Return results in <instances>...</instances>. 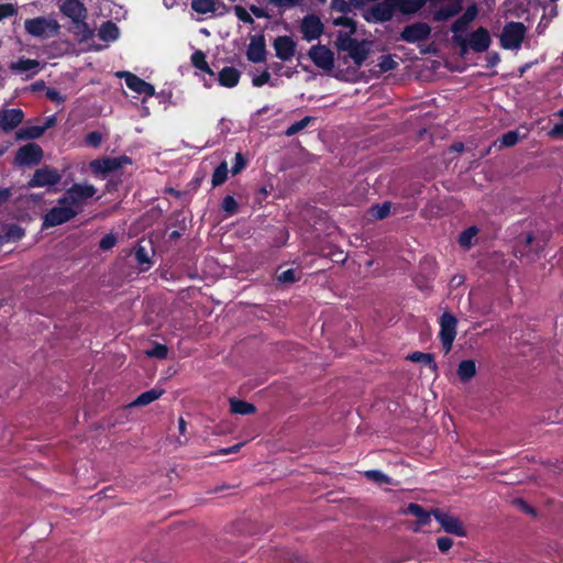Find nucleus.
Masks as SVG:
<instances>
[{"label": "nucleus", "instance_id": "nucleus-62", "mask_svg": "<svg viewBox=\"0 0 563 563\" xmlns=\"http://www.w3.org/2000/svg\"><path fill=\"white\" fill-rule=\"evenodd\" d=\"M549 135L553 139L563 136V122L556 123L549 132Z\"/></svg>", "mask_w": 563, "mask_h": 563}, {"label": "nucleus", "instance_id": "nucleus-44", "mask_svg": "<svg viewBox=\"0 0 563 563\" xmlns=\"http://www.w3.org/2000/svg\"><path fill=\"white\" fill-rule=\"evenodd\" d=\"M221 208L229 214H233L238 211L239 205L234 197L227 195L221 203Z\"/></svg>", "mask_w": 563, "mask_h": 563}, {"label": "nucleus", "instance_id": "nucleus-39", "mask_svg": "<svg viewBox=\"0 0 563 563\" xmlns=\"http://www.w3.org/2000/svg\"><path fill=\"white\" fill-rule=\"evenodd\" d=\"M478 230L476 227L472 225L465 229L459 236V243L461 246L470 247L474 236L477 234Z\"/></svg>", "mask_w": 563, "mask_h": 563}, {"label": "nucleus", "instance_id": "nucleus-57", "mask_svg": "<svg viewBox=\"0 0 563 563\" xmlns=\"http://www.w3.org/2000/svg\"><path fill=\"white\" fill-rule=\"evenodd\" d=\"M271 80V74L267 71V70H264L261 75L258 76H255L253 79H252V84L253 86L255 87H262L264 86L265 84H268Z\"/></svg>", "mask_w": 563, "mask_h": 563}, {"label": "nucleus", "instance_id": "nucleus-43", "mask_svg": "<svg viewBox=\"0 0 563 563\" xmlns=\"http://www.w3.org/2000/svg\"><path fill=\"white\" fill-rule=\"evenodd\" d=\"M334 25H341L350 29L351 36L356 32V22L352 18L349 16H339L333 20Z\"/></svg>", "mask_w": 563, "mask_h": 563}, {"label": "nucleus", "instance_id": "nucleus-29", "mask_svg": "<svg viewBox=\"0 0 563 563\" xmlns=\"http://www.w3.org/2000/svg\"><path fill=\"white\" fill-rule=\"evenodd\" d=\"M457 376L461 382L466 383L476 375V363L474 360H463L460 362L457 369Z\"/></svg>", "mask_w": 563, "mask_h": 563}, {"label": "nucleus", "instance_id": "nucleus-16", "mask_svg": "<svg viewBox=\"0 0 563 563\" xmlns=\"http://www.w3.org/2000/svg\"><path fill=\"white\" fill-rule=\"evenodd\" d=\"M24 119V112L20 108L0 110V130L8 133L18 128Z\"/></svg>", "mask_w": 563, "mask_h": 563}, {"label": "nucleus", "instance_id": "nucleus-4", "mask_svg": "<svg viewBox=\"0 0 563 563\" xmlns=\"http://www.w3.org/2000/svg\"><path fill=\"white\" fill-rule=\"evenodd\" d=\"M25 31L33 37L46 40L59 34L60 25L55 19L37 16L24 22Z\"/></svg>", "mask_w": 563, "mask_h": 563}, {"label": "nucleus", "instance_id": "nucleus-30", "mask_svg": "<svg viewBox=\"0 0 563 563\" xmlns=\"http://www.w3.org/2000/svg\"><path fill=\"white\" fill-rule=\"evenodd\" d=\"M407 515H411L417 518V521L421 526H426L430 522V518L432 515V511H427L421 505L416 503H410L407 506V509L405 511Z\"/></svg>", "mask_w": 563, "mask_h": 563}, {"label": "nucleus", "instance_id": "nucleus-49", "mask_svg": "<svg viewBox=\"0 0 563 563\" xmlns=\"http://www.w3.org/2000/svg\"><path fill=\"white\" fill-rule=\"evenodd\" d=\"M135 260L137 262V264L140 265H150L151 264V257L148 255V252L147 250L142 246V245H139L135 250Z\"/></svg>", "mask_w": 563, "mask_h": 563}, {"label": "nucleus", "instance_id": "nucleus-63", "mask_svg": "<svg viewBox=\"0 0 563 563\" xmlns=\"http://www.w3.org/2000/svg\"><path fill=\"white\" fill-rule=\"evenodd\" d=\"M243 443H236L232 446H228V448H224V449H221L219 450L218 454L220 455H229V454H232V453H236L240 451V449L242 448Z\"/></svg>", "mask_w": 563, "mask_h": 563}, {"label": "nucleus", "instance_id": "nucleus-18", "mask_svg": "<svg viewBox=\"0 0 563 563\" xmlns=\"http://www.w3.org/2000/svg\"><path fill=\"white\" fill-rule=\"evenodd\" d=\"M276 57L280 60L287 62L291 59L296 52V42L287 35L277 36L273 43Z\"/></svg>", "mask_w": 563, "mask_h": 563}, {"label": "nucleus", "instance_id": "nucleus-40", "mask_svg": "<svg viewBox=\"0 0 563 563\" xmlns=\"http://www.w3.org/2000/svg\"><path fill=\"white\" fill-rule=\"evenodd\" d=\"M23 236H24V230L18 224L9 225L3 235V238L7 241H12V242L19 241Z\"/></svg>", "mask_w": 563, "mask_h": 563}, {"label": "nucleus", "instance_id": "nucleus-48", "mask_svg": "<svg viewBox=\"0 0 563 563\" xmlns=\"http://www.w3.org/2000/svg\"><path fill=\"white\" fill-rule=\"evenodd\" d=\"M234 13L236 18L242 21L245 24H253L254 19L252 18L251 13L247 12V10L242 5H235L234 7Z\"/></svg>", "mask_w": 563, "mask_h": 563}, {"label": "nucleus", "instance_id": "nucleus-6", "mask_svg": "<svg viewBox=\"0 0 563 563\" xmlns=\"http://www.w3.org/2000/svg\"><path fill=\"white\" fill-rule=\"evenodd\" d=\"M527 27L522 22H507L500 34V46L505 49H518L520 48Z\"/></svg>", "mask_w": 563, "mask_h": 563}, {"label": "nucleus", "instance_id": "nucleus-22", "mask_svg": "<svg viewBox=\"0 0 563 563\" xmlns=\"http://www.w3.org/2000/svg\"><path fill=\"white\" fill-rule=\"evenodd\" d=\"M477 14L478 9L475 3L467 7L465 12L460 18H457L451 26V31L454 33V35H460L459 33L464 32L468 27L470 23L475 20Z\"/></svg>", "mask_w": 563, "mask_h": 563}, {"label": "nucleus", "instance_id": "nucleus-54", "mask_svg": "<svg viewBox=\"0 0 563 563\" xmlns=\"http://www.w3.org/2000/svg\"><path fill=\"white\" fill-rule=\"evenodd\" d=\"M16 14V8L11 3L0 4V21Z\"/></svg>", "mask_w": 563, "mask_h": 563}, {"label": "nucleus", "instance_id": "nucleus-23", "mask_svg": "<svg viewBox=\"0 0 563 563\" xmlns=\"http://www.w3.org/2000/svg\"><path fill=\"white\" fill-rule=\"evenodd\" d=\"M60 11L64 15L71 19V21L87 16V9L79 0H65L60 4Z\"/></svg>", "mask_w": 563, "mask_h": 563}, {"label": "nucleus", "instance_id": "nucleus-55", "mask_svg": "<svg viewBox=\"0 0 563 563\" xmlns=\"http://www.w3.org/2000/svg\"><path fill=\"white\" fill-rule=\"evenodd\" d=\"M46 97L51 100V101H54L56 103H63L65 102L66 100V97L64 95L60 93V91H58L57 89L55 88H47L46 90Z\"/></svg>", "mask_w": 563, "mask_h": 563}, {"label": "nucleus", "instance_id": "nucleus-10", "mask_svg": "<svg viewBox=\"0 0 563 563\" xmlns=\"http://www.w3.org/2000/svg\"><path fill=\"white\" fill-rule=\"evenodd\" d=\"M44 152L36 143H27L21 146L14 156V164L18 166H34L41 163Z\"/></svg>", "mask_w": 563, "mask_h": 563}, {"label": "nucleus", "instance_id": "nucleus-32", "mask_svg": "<svg viewBox=\"0 0 563 563\" xmlns=\"http://www.w3.org/2000/svg\"><path fill=\"white\" fill-rule=\"evenodd\" d=\"M98 35L104 42H112L119 37L120 30L114 22L106 21L101 24Z\"/></svg>", "mask_w": 563, "mask_h": 563}, {"label": "nucleus", "instance_id": "nucleus-41", "mask_svg": "<svg viewBox=\"0 0 563 563\" xmlns=\"http://www.w3.org/2000/svg\"><path fill=\"white\" fill-rule=\"evenodd\" d=\"M379 70L387 73L398 67V63L393 58L391 55H382L378 63Z\"/></svg>", "mask_w": 563, "mask_h": 563}, {"label": "nucleus", "instance_id": "nucleus-20", "mask_svg": "<svg viewBox=\"0 0 563 563\" xmlns=\"http://www.w3.org/2000/svg\"><path fill=\"white\" fill-rule=\"evenodd\" d=\"M191 9L199 14H223L228 11V7L221 0H191Z\"/></svg>", "mask_w": 563, "mask_h": 563}, {"label": "nucleus", "instance_id": "nucleus-59", "mask_svg": "<svg viewBox=\"0 0 563 563\" xmlns=\"http://www.w3.org/2000/svg\"><path fill=\"white\" fill-rule=\"evenodd\" d=\"M12 197V190L10 188H0V208L9 202Z\"/></svg>", "mask_w": 563, "mask_h": 563}, {"label": "nucleus", "instance_id": "nucleus-11", "mask_svg": "<svg viewBox=\"0 0 563 563\" xmlns=\"http://www.w3.org/2000/svg\"><path fill=\"white\" fill-rule=\"evenodd\" d=\"M432 515L446 533H451L457 537L466 536V529L457 517L449 515L448 512L438 508L432 510Z\"/></svg>", "mask_w": 563, "mask_h": 563}, {"label": "nucleus", "instance_id": "nucleus-28", "mask_svg": "<svg viewBox=\"0 0 563 563\" xmlns=\"http://www.w3.org/2000/svg\"><path fill=\"white\" fill-rule=\"evenodd\" d=\"M411 362L421 363L423 365H427L430 371L437 375L438 374V364L434 360V355L432 353H424V352H413L408 355L407 357Z\"/></svg>", "mask_w": 563, "mask_h": 563}, {"label": "nucleus", "instance_id": "nucleus-8", "mask_svg": "<svg viewBox=\"0 0 563 563\" xmlns=\"http://www.w3.org/2000/svg\"><path fill=\"white\" fill-rule=\"evenodd\" d=\"M457 319L450 312H444L440 318V332L439 338L445 353L452 349L453 342L456 336Z\"/></svg>", "mask_w": 563, "mask_h": 563}, {"label": "nucleus", "instance_id": "nucleus-42", "mask_svg": "<svg viewBox=\"0 0 563 563\" xmlns=\"http://www.w3.org/2000/svg\"><path fill=\"white\" fill-rule=\"evenodd\" d=\"M147 356L164 360L168 355V347L165 344L154 343L152 350L146 352Z\"/></svg>", "mask_w": 563, "mask_h": 563}, {"label": "nucleus", "instance_id": "nucleus-5", "mask_svg": "<svg viewBox=\"0 0 563 563\" xmlns=\"http://www.w3.org/2000/svg\"><path fill=\"white\" fill-rule=\"evenodd\" d=\"M547 242L548 239L545 236L537 238L532 232H528L522 240L519 238L516 246V256L520 260L526 258L527 262H532L539 257Z\"/></svg>", "mask_w": 563, "mask_h": 563}, {"label": "nucleus", "instance_id": "nucleus-60", "mask_svg": "<svg viewBox=\"0 0 563 563\" xmlns=\"http://www.w3.org/2000/svg\"><path fill=\"white\" fill-rule=\"evenodd\" d=\"M487 67H495L500 62V56L497 52H490L486 56Z\"/></svg>", "mask_w": 563, "mask_h": 563}, {"label": "nucleus", "instance_id": "nucleus-56", "mask_svg": "<svg viewBox=\"0 0 563 563\" xmlns=\"http://www.w3.org/2000/svg\"><path fill=\"white\" fill-rule=\"evenodd\" d=\"M437 545L440 552L445 553L452 548L453 540L449 537H440L437 539Z\"/></svg>", "mask_w": 563, "mask_h": 563}, {"label": "nucleus", "instance_id": "nucleus-37", "mask_svg": "<svg viewBox=\"0 0 563 563\" xmlns=\"http://www.w3.org/2000/svg\"><path fill=\"white\" fill-rule=\"evenodd\" d=\"M391 205L390 202L386 201L380 205L372 206L369 209V214L375 220H383L390 213Z\"/></svg>", "mask_w": 563, "mask_h": 563}, {"label": "nucleus", "instance_id": "nucleus-53", "mask_svg": "<svg viewBox=\"0 0 563 563\" xmlns=\"http://www.w3.org/2000/svg\"><path fill=\"white\" fill-rule=\"evenodd\" d=\"M277 280L283 283V284H292V283H295L297 280L295 269L289 268V269H286V271L282 272L278 275Z\"/></svg>", "mask_w": 563, "mask_h": 563}, {"label": "nucleus", "instance_id": "nucleus-9", "mask_svg": "<svg viewBox=\"0 0 563 563\" xmlns=\"http://www.w3.org/2000/svg\"><path fill=\"white\" fill-rule=\"evenodd\" d=\"M132 158L126 155H121L118 157H104L99 159H93L90 162L91 170L97 175H108L112 172H115L122 168L124 165H131Z\"/></svg>", "mask_w": 563, "mask_h": 563}, {"label": "nucleus", "instance_id": "nucleus-19", "mask_svg": "<svg viewBox=\"0 0 563 563\" xmlns=\"http://www.w3.org/2000/svg\"><path fill=\"white\" fill-rule=\"evenodd\" d=\"M397 10L398 4H396V0H385L374 4L371 9V14L377 22H387L393 19Z\"/></svg>", "mask_w": 563, "mask_h": 563}, {"label": "nucleus", "instance_id": "nucleus-47", "mask_svg": "<svg viewBox=\"0 0 563 563\" xmlns=\"http://www.w3.org/2000/svg\"><path fill=\"white\" fill-rule=\"evenodd\" d=\"M365 476L368 479H372L379 484H389V482H390V478L386 474H384L383 472L377 471V470H371V471L365 472Z\"/></svg>", "mask_w": 563, "mask_h": 563}, {"label": "nucleus", "instance_id": "nucleus-46", "mask_svg": "<svg viewBox=\"0 0 563 563\" xmlns=\"http://www.w3.org/2000/svg\"><path fill=\"white\" fill-rule=\"evenodd\" d=\"M246 165L247 161L245 156L241 152H238L234 157V164L231 168L232 175L240 174L246 167Z\"/></svg>", "mask_w": 563, "mask_h": 563}, {"label": "nucleus", "instance_id": "nucleus-27", "mask_svg": "<svg viewBox=\"0 0 563 563\" xmlns=\"http://www.w3.org/2000/svg\"><path fill=\"white\" fill-rule=\"evenodd\" d=\"M164 394V389L162 388H152L140 394L130 405L129 407H139L146 406L157 400Z\"/></svg>", "mask_w": 563, "mask_h": 563}, {"label": "nucleus", "instance_id": "nucleus-13", "mask_svg": "<svg viewBox=\"0 0 563 563\" xmlns=\"http://www.w3.org/2000/svg\"><path fill=\"white\" fill-rule=\"evenodd\" d=\"M308 56L318 68L324 71H330L334 67V54L324 45L318 44L311 46Z\"/></svg>", "mask_w": 563, "mask_h": 563}, {"label": "nucleus", "instance_id": "nucleus-2", "mask_svg": "<svg viewBox=\"0 0 563 563\" xmlns=\"http://www.w3.org/2000/svg\"><path fill=\"white\" fill-rule=\"evenodd\" d=\"M97 192V188L92 184H74L67 188L64 195L58 198V203L68 205L73 210L77 211V216L82 211L86 202Z\"/></svg>", "mask_w": 563, "mask_h": 563}, {"label": "nucleus", "instance_id": "nucleus-1", "mask_svg": "<svg viewBox=\"0 0 563 563\" xmlns=\"http://www.w3.org/2000/svg\"><path fill=\"white\" fill-rule=\"evenodd\" d=\"M335 47L339 52L347 53V56L343 57L344 63L347 62V58H351L357 68L364 64L371 52V43L368 41H358L351 36V33L343 31L338 33Z\"/></svg>", "mask_w": 563, "mask_h": 563}, {"label": "nucleus", "instance_id": "nucleus-36", "mask_svg": "<svg viewBox=\"0 0 563 563\" xmlns=\"http://www.w3.org/2000/svg\"><path fill=\"white\" fill-rule=\"evenodd\" d=\"M228 179V165L227 162H221L212 174V187L216 188L224 184Z\"/></svg>", "mask_w": 563, "mask_h": 563}, {"label": "nucleus", "instance_id": "nucleus-17", "mask_svg": "<svg viewBox=\"0 0 563 563\" xmlns=\"http://www.w3.org/2000/svg\"><path fill=\"white\" fill-rule=\"evenodd\" d=\"M323 24L319 16L314 14L306 15L301 22V33L308 42L317 40L323 33Z\"/></svg>", "mask_w": 563, "mask_h": 563}, {"label": "nucleus", "instance_id": "nucleus-38", "mask_svg": "<svg viewBox=\"0 0 563 563\" xmlns=\"http://www.w3.org/2000/svg\"><path fill=\"white\" fill-rule=\"evenodd\" d=\"M312 120V117H305L301 120L294 122L291 125L287 128L285 134L287 136H292L297 134L301 130L306 129Z\"/></svg>", "mask_w": 563, "mask_h": 563}, {"label": "nucleus", "instance_id": "nucleus-64", "mask_svg": "<svg viewBox=\"0 0 563 563\" xmlns=\"http://www.w3.org/2000/svg\"><path fill=\"white\" fill-rule=\"evenodd\" d=\"M515 503L520 507L522 511L534 515V509L523 499L518 498L515 500Z\"/></svg>", "mask_w": 563, "mask_h": 563}, {"label": "nucleus", "instance_id": "nucleus-15", "mask_svg": "<svg viewBox=\"0 0 563 563\" xmlns=\"http://www.w3.org/2000/svg\"><path fill=\"white\" fill-rule=\"evenodd\" d=\"M431 27L424 22H416L406 25L400 33V38L407 43H418L429 38Z\"/></svg>", "mask_w": 563, "mask_h": 563}, {"label": "nucleus", "instance_id": "nucleus-24", "mask_svg": "<svg viewBox=\"0 0 563 563\" xmlns=\"http://www.w3.org/2000/svg\"><path fill=\"white\" fill-rule=\"evenodd\" d=\"M85 20L86 18L74 20L69 26L70 32L77 37L79 42H86L93 36V30Z\"/></svg>", "mask_w": 563, "mask_h": 563}, {"label": "nucleus", "instance_id": "nucleus-31", "mask_svg": "<svg viewBox=\"0 0 563 563\" xmlns=\"http://www.w3.org/2000/svg\"><path fill=\"white\" fill-rule=\"evenodd\" d=\"M230 411L236 415H252L256 411V407L245 400L239 398H230Z\"/></svg>", "mask_w": 563, "mask_h": 563}, {"label": "nucleus", "instance_id": "nucleus-52", "mask_svg": "<svg viewBox=\"0 0 563 563\" xmlns=\"http://www.w3.org/2000/svg\"><path fill=\"white\" fill-rule=\"evenodd\" d=\"M331 9L333 11L346 14L351 11L347 0H331Z\"/></svg>", "mask_w": 563, "mask_h": 563}, {"label": "nucleus", "instance_id": "nucleus-26", "mask_svg": "<svg viewBox=\"0 0 563 563\" xmlns=\"http://www.w3.org/2000/svg\"><path fill=\"white\" fill-rule=\"evenodd\" d=\"M9 68L15 74L32 71V75H35L40 71V62L36 59L21 57L16 62H12Z\"/></svg>", "mask_w": 563, "mask_h": 563}, {"label": "nucleus", "instance_id": "nucleus-12", "mask_svg": "<svg viewBox=\"0 0 563 563\" xmlns=\"http://www.w3.org/2000/svg\"><path fill=\"white\" fill-rule=\"evenodd\" d=\"M62 180V175L55 168L48 166L38 168L34 172L32 178L27 183L29 188H38L45 186H55Z\"/></svg>", "mask_w": 563, "mask_h": 563}, {"label": "nucleus", "instance_id": "nucleus-45", "mask_svg": "<svg viewBox=\"0 0 563 563\" xmlns=\"http://www.w3.org/2000/svg\"><path fill=\"white\" fill-rule=\"evenodd\" d=\"M519 140V134L517 131H508L507 133L503 134L499 139L500 144L505 147H511L517 144Z\"/></svg>", "mask_w": 563, "mask_h": 563}, {"label": "nucleus", "instance_id": "nucleus-58", "mask_svg": "<svg viewBox=\"0 0 563 563\" xmlns=\"http://www.w3.org/2000/svg\"><path fill=\"white\" fill-rule=\"evenodd\" d=\"M303 0H269V3L279 8H294L300 4Z\"/></svg>", "mask_w": 563, "mask_h": 563}, {"label": "nucleus", "instance_id": "nucleus-25", "mask_svg": "<svg viewBox=\"0 0 563 563\" xmlns=\"http://www.w3.org/2000/svg\"><path fill=\"white\" fill-rule=\"evenodd\" d=\"M241 73L232 66L223 67L218 75L219 85L227 88H233L239 84Z\"/></svg>", "mask_w": 563, "mask_h": 563}, {"label": "nucleus", "instance_id": "nucleus-61", "mask_svg": "<svg viewBox=\"0 0 563 563\" xmlns=\"http://www.w3.org/2000/svg\"><path fill=\"white\" fill-rule=\"evenodd\" d=\"M250 11L253 15H255L256 18L258 19H263V18H269V14L267 13V11H265L263 8L261 7H257L255 4H252L250 7Z\"/></svg>", "mask_w": 563, "mask_h": 563}, {"label": "nucleus", "instance_id": "nucleus-7", "mask_svg": "<svg viewBox=\"0 0 563 563\" xmlns=\"http://www.w3.org/2000/svg\"><path fill=\"white\" fill-rule=\"evenodd\" d=\"M77 217V211L68 205L58 203L51 208L43 217V229L54 228L64 224Z\"/></svg>", "mask_w": 563, "mask_h": 563}, {"label": "nucleus", "instance_id": "nucleus-3", "mask_svg": "<svg viewBox=\"0 0 563 563\" xmlns=\"http://www.w3.org/2000/svg\"><path fill=\"white\" fill-rule=\"evenodd\" d=\"M453 42L460 46V54L464 56L468 49L475 53L486 52L492 43V38L487 29L481 26L468 35V38L462 35H453Z\"/></svg>", "mask_w": 563, "mask_h": 563}, {"label": "nucleus", "instance_id": "nucleus-33", "mask_svg": "<svg viewBox=\"0 0 563 563\" xmlns=\"http://www.w3.org/2000/svg\"><path fill=\"white\" fill-rule=\"evenodd\" d=\"M461 5L459 3H452L444 7H441L433 13V20L437 22L446 21L450 18L456 15L461 11Z\"/></svg>", "mask_w": 563, "mask_h": 563}, {"label": "nucleus", "instance_id": "nucleus-21", "mask_svg": "<svg viewBox=\"0 0 563 563\" xmlns=\"http://www.w3.org/2000/svg\"><path fill=\"white\" fill-rule=\"evenodd\" d=\"M266 44L263 35L253 37L246 51V57L252 63H263L266 60Z\"/></svg>", "mask_w": 563, "mask_h": 563}, {"label": "nucleus", "instance_id": "nucleus-51", "mask_svg": "<svg viewBox=\"0 0 563 563\" xmlns=\"http://www.w3.org/2000/svg\"><path fill=\"white\" fill-rule=\"evenodd\" d=\"M85 142L88 146L97 148L101 145L102 134L98 131L89 132L86 135Z\"/></svg>", "mask_w": 563, "mask_h": 563}, {"label": "nucleus", "instance_id": "nucleus-14", "mask_svg": "<svg viewBox=\"0 0 563 563\" xmlns=\"http://www.w3.org/2000/svg\"><path fill=\"white\" fill-rule=\"evenodd\" d=\"M117 76L123 78L126 87L139 95H144L145 97H153L155 95V87L152 84L130 71H118Z\"/></svg>", "mask_w": 563, "mask_h": 563}, {"label": "nucleus", "instance_id": "nucleus-50", "mask_svg": "<svg viewBox=\"0 0 563 563\" xmlns=\"http://www.w3.org/2000/svg\"><path fill=\"white\" fill-rule=\"evenodd\" d=\"M117 242H118L117 236L113 233H108V234L103 235L102 239L100 240L99 247L102 251H108V250H111L112 247H114Z\"/></svg>", "mask_w": 563, "mask_h": 563}, {"label": "nucleus", "instance_id": "nucleus-34", "mask_svg": "<svg viewBox=\"0 0 563 563\" xmlns=\"http://www.w3.org/2000/svg\"><path fill=\"white\" fill-rule=\"evenodd\" d=\"M43 129H41V125H31V126H24L19 129L15 132V139L18 141L21 140H35L43 135Z\"/></svg>", "mask_w": 563, "mask_h": 563}, {"label": "nucleus", "instance_id": "nucleus-35", "mask_svg": "<svg viewBox=\"0 0 563 563\" xmlns=\"http://www.w3.org/2000/svg\"><path fill=\"white\" fill-rule=\"evenodd\" d=\"M190 60L195 68L207 73L211 77L214 76V71L209 67L206 60V54L202 51L198 49L194 52L190 57Z\"/></svg>", "mask_w": 563, "mask_h": 563}]
</instances>
